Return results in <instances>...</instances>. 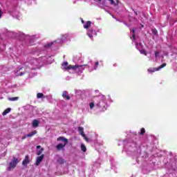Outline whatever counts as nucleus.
<instances>
[{"mask_svg": "<svg viewBox=\"0 0 177 177\" xmlns=\"http://www.w3.org/2000/svg\"><path fill=\"white\" fill-rule=\"evenodd\" d=\"M46 60V57H41L39 59H35L30 57L28 59V62H26L24 64V66H19L15 70V75L16 77H19V75L21 77L22 75H24L26 74L25 72H20L23 68L24 70H27V68H30L31 70H35V68H39L41 67L42 63Z\"/></svg>", "mask_w": 177, "mask_h": 177, "instance_id": "obj_1", "label": "nucleus"}, {"mask_svg": "<svg viewBox=\"0 0 177 177\" xmlns=\"http://www.w3.org/2000/svg\"><path fill=\"white\" fill-rule=\"evenodd\" d=\"M124 151L129 156H132L133 154L139 153L140 148L138 145V143L133 141V140H129L127 143L124 145Z\"/></svg>", "mask_w": 177, "mask_h": 177, "instance_id": "obj_2", "label": "nucleus"}, {"mask_svg": "<svg viewBox=\"0 0 177 177\" xmlns=\"http://www.w3.org/2000/svg\"><path fill=\"white\" fill-rule=\"evenodd\" d=\"M95 107H97L102 111H105L107 110V100H106V96L103 95H100L95 98Z\"/></svg>", "mask_w": 177, "mask_h": 177, "instance_id": "obj_3", "label": "nucleus"}, {"mask_svg": "<svg viewBox=\"0 0 177 177\" xmlns=\"http://www.w3.org/2000/svg\"><path fill=\"white\" fill-rule=\"evenodd\" d=\"M67 38H68V33L62 34L61 35L60 39H58L53 42L47 43L44 45V49H49V48H50L53 44H56V42L58 44H64V42H67Z\"/></svg>", "mask_w": 177, "mask_h": 177, "instance_id": "obj_4", "label": "nucleus"}, {"mask_svg": "<svg viewBox=\"0 0 177 177\" xmlns=\"http://www.w3.org/2000/svg\"><path fill=\"white\" fill-rule=\"evenodd\" d=\"M8 13L12 16V17H15V19H20V13L17 11V7L16 6H10L7 9Z\"/></svg>", "mask_w": 177, "mask_h": 177, "instance_id": "obj_5", "label": "nucleus"}, {"mask_svg": "<svg viewBox=\"0 0 177 177\" xmlns=\"http://www.w3.org/2000/svg\"><path fill=\"white\" fill-rule=\"evenodd\" d=\"M86 66H87L88 71H89V73H92V71H95V70H97V67H99V62L98 61L93 62L89 59V61L86 64Z\"/></svg>", "mask_w": 177, "mask_h": 177, "instance_id": "obj_6", "label": "nucleus"}, {"mask_svg": "<svg viewBox=\"0 0 177 177\" xmlns=\"http://www.w3.org/2000/svg\"><path fill=\"white\" fill-rule=\"evenodd\" d=\"M69 68H72V71H73V73H82V71H84V70H85V68H87V65L86 64H83V65H73V66H69Z\"/></svg>", "mask_w": 177, "mask_h": 177, "instance_id": "obj_7", "label": "nucleus"}, {"mask_svg": "<svg viewBox=\"0 0 177 177\" xmlns=\"http://www.w3.org/2000/svg\"><path fill=\"white\" fill-rule=\"evenodd\" d=\"M136 48L139 50L141 55H145V56H147V52L143 49V45L142 43H136Z\"/></svg>", "mask_w": 177, "mask_h": 177, "instance_id": "obj_8", "label": "nucleus"}, {"mask_svg": "<svg viewBox=\"0 0 177 177\" xmlns=\"http://www.w3.org/2000/svg\"><path fill=\"white\" fill-rule=\"evenodd\" d=\"M87 35L90 39L93 40V37H96L97 35V33L96 32V30H95L93 28H88L87 30Z\"/></svg>", "mask_w": 177, "mask_h": 177, "instance_id": "obj_9", "label": "nucleus"}, {"mask_svg": "<svg viewBox=\"0 0 177 177\" xmlns=\"http://www.w3.org/2000/svg\"><path fill=\"white\" fill-rule=\"evenodd\" d=\"M19 164V159L13 158L12 160L10 162V167L8 168V171H10L11 169L16 168V165Z\"/></svg>", "mask_w": 177, "mask_h": 177, "instance_id": "obj_10", "label": "nucleus"}, {"mask_svg": "<svg viewBox=\"0 0 177 177\" xmlns=\"http://www.w3.org/2000/svg\"><path fill=\"white\" fill-rule=\"evenodd\" d=\"M165 66H167V64L164 63L158 68H148V73H155V71H160V70H161V68H164Z\"/></svg>", "mask_w": 177, "mask_h": 177, "instance_id": "obj_11", "label": "nucleus"}, {"mask_svg": "<svg viewBox=\"0 0 177 177\" xmlns=\"http://www.w3.org/2000/svg\"><path fill=\"white\" fill-rule=\"evenodd\" d=\"M73 65H68V62H65L62 64V70H66L67 71H70V70H73L72 68L70 67H73Z\"/></svg>", "mask_w": 177, "mask_h": 177, "instance_id": "obj_12", "label": "nucleus"}, {"mask_svg": "<svg viewBox=\"0 0 177 177\" xmlns=\"http://www.w3.org/2000/svg\"><path fill=\"white\" fill-rule=\"evenodd\" d=\"M6 46L3 39L0 38V50L3 51L6 49Z\"/></svg>", "mask_w": 177, "mask_h": 177, "instance_id": "obj_13", "label": "nucleus"}, {"mask_svg": "<svg viewBox=\"0 0 177 177\" xmlns=\"http://www.w3.org/2000/svg\"><path fill=\"white\" fill-rule=\"evenodd\" d=\"M78 131H79L80 135H82V136L83 138H84L85 140H86V142H88V138L85 136V134L84 133V128L79 127Z\"/></svg>", "mask_w": 177, "mask_h": 177, "instance_id": "obj_14", "label": "nucleus"}, {"mask_svg": "<svg viewBox=\"0 0 177 177\" xmlns=\"http://www.w3.org/2000/svg\"><path fill=\"white\" fill-rule=\"evenodd\" d=\"M44 155H41L40 156H38L36 159V165H39V164H41V162H42V160H44Z\"/></svg>", "mask_w": 177, "mask_h": 177, "instance_id": "obj_15", "label": "nucleus"}, {"mask_svg": "<svg viewBox=\"0 0 177 177\" xmlns=\"http://www.w3.org/2000/svg\"><path fill=\"white\" fill-rule=\"evenodd\" d=\"M37 134V131H32L31 133L27 134L26 136H24L22 139H26V138H31L34 136V135Z\"/></svg>", "mask_w": 177, "mask_h": 177, "instance_id": "obj_16", "label": "nucleus"}, {"mask_svg": "<svg viewBox=\"0 0 177 177\" xmlns=\"http://www.w3.org/2000/svg\"><path fill=\"white\" fill-rule=\"evenodd\" d=\"M92 24V22L91 21H86L85 24L83 25L84 28H86V30H88L89 27H91Z\"/></svg>", "mask_w": 177, "mask_h": 177, "instance_id": "obj_17", "label": "nucleus"}, {"mask_svg": "<svg viewBox=\"0 0 177 177\" xmlns=\"http://www.w3.org/2000/svg\"><path fill=\"white\" fill-rule=\"evenodd\" d=\"M28 162H30V157L27 155V156H26L24 160H23L22 165H27V164H28Z\"/></svg>", "mask_w": 177, "mask_h": 177, "instance_id": "obj_18", "label": "nucleus"}, {"mask_svg": "<svg viewBox=\"0 0 177 177\" xmlns=\"http://www.w3.org/2000/svg\"><path fill=\"white\" fill-rule=\"evenodd\" d=\"M62 97H64V99H66V100H70V96L68 95V93L66 91L63 92Z\"/></svg>", "mask_w": 177, "mask_h": 177, "instance_id": "obj_19", "label": "nucleus"}, {"mask_svg": "<svg viewBox=\"0 0 177 177\" xmlns=\"http://www.w3.org/2000/svg\"><path fill=\"white\" fill-rule=\"evenodd\" d=\"M58 141L62 140V142H64V143L65 145H67V143H68V140H67V138H64V137H59L57 138Z\"/></svg>", "mask_w": 177, "mask_h": 177, "instance_id": "obj_20", "label": "nucleus"}, {"mask_svg": "<svg viewBox=\"0 0 177 177\" xmlns=\"http://www.w3.org/2000/svg\"><path fill=\"white\" fill-rule=\"evenodd\" d=\"M66 145H67V144H65V143H64V144H58L57 145V150H63V149H64V147H66Z\"/></svg>", "mask_w": 177, "mask_h": 177, "instance_id": "obj_21", "label": "nucleus"}, {"mask_svg": "<svg viewBox=\"0 0 177 177\" xmlns=\"http://www.w3.org/2000/svg\"><path fill=\"white\" fill-rule=\"evenodd\" d=\"M39 38V35H34L32 36H29V39L30 41H34L35 39H38Z\"/></svg>", "mask_w": 177, "mask_h": 177, "instance_id": "obj_22", "label": "nucleus"}, {"mask_svg": "<svg viewBox=\"0 0 177 177\" xmlns=\"http://www.w3.org/2000/svg\"><path fill=\"white\" fill-rule=\"evenodd\" d=\"M38 125H39V122L37 120H34L32 122V127L34 128H37V127H38Z\"/></svg>", "mask_w": 177, "mask_h": 177, "instance_id": "obj_23", "label": "nucleus"}, {"mask_svg": "<svg viewBox=\"0 0 177 177\" xmlns=\"http://www.w3.org/2000/svg\"><path fill=\"white\" fill-rule=\"evenodd\" d=\"M95 106H96V103H95V102H91L89 103L90 110H93V109H94Z\"/></svg>", "mask_w": 177, "mask_h": 177, "instance_id": "obj_24", "label": "nucleus"}, {"mask_svg": "<svg viewBox=\"0 0 177 177\" xmlns=\"http://www.w3.org/2000/svg\"><path fill=\"white\" fill-rule=\"evenodd\" d=\"M10 108H8L3 112V115H6V114H8V113H10Z\"/></svg>", "mask_w": 177, "mask_h": 177, "instance_id": "obj_25", "label": "nucleus"}, {"mask_svg": "<svg viewBox=\"0 0 177 177\" xmlns=\"http://www.w3.org/2000/svg\"><path fill=\"white\" fill-rule=\"evenodd\" d=\"M81 150H82V151H84V153H85V151H86V147L85 146V145H84V144L81 145Z\"/></svg>", "mask_w": 177, "mask_h": 177, "instance_id": "obj_26", "label": "nucleus"}, {"mask_svg": "<svg viewBox=\"0 0 177 177\" xmlns=\"http://www.w3.org/2000/svg\"><path fill=\"white\" fill-rule=\"evenodd\" d=\"M37 99H41L42 97H45V95H44L43 93H39L37 95Z\"/></svg>", "mask_w": 177, "mask_h": 177, "instance_id": "obj_27", "label": "nucleus"}, {"mask_svg": "<svg viewBox=\"0 0 177 177\" xmlns=\"http://www.w3.org/2000/svg\"><path fill=\"white\" fill-rule=\"evenodd\" d=\"M8 100L10 102H16V100H19V97H10Z\"/></svg>", "mask_w": 177, "mask_h": 177, "instance_id": "obj_28", "label": "nucleus"}, {"mask_svg": "<svg viewBox=\"0 0 177 177\" xmlns=\"http://www.w3.org/2000/svg\"><path fill=\"white\" fill-rule=\"evenodd\" d=\"M131 32H133V35H132V37H133V39H132V41H135V39H136V36H135V30L134 29H132L131 30Z\"/></svg>", "mask_w": 177, "mask_h": 177, "instance_id": "obj_29", "label": "nucleus"}, {"mask_svg": "<svg viewBox=\"0 0 177 177\" xmlns=\"http://www.w3.org/2000/svg\"><path fill=\"white\" fill-rule=\"evenodd\" d=\"M75 92L76 95H81V93H82L81 90H75Z\"/></svg>", "mask_w": 177, "mask_h": 177, "instance_id": "obj_30", "label": "nucleus"}, {"mask_svg": "<svg viewBox=\"0 0 177 177\" xmlns=\"http://www.w3.org/2000/svg\"><path fill=\"white\" fill-rule=\"evenodd\" d=\"M145 132V128H142L140 133V135H143Z\"/></svg>", "mask_w": 177, "mask_h": 177, "instance_id": "obj_31", "label": "nucleus"}, {"mask_svg": "<svg viewBox=\"0 0 177 177\" xmlns=\"http://www.w3.org/2000/svg\"><path fill=\"white\" fill-rule=\"evenodd\" d=\"M43 150H44V149H41V150L37 151V156H41Z\"/></svg>", "mask_w": 177, "mask_h": 177, "instance_id": "obj_32", "label": "nucleus"}, {"mask_svg": "<svg viewBox=\"0 0 177 177\" xmlns=\"http://www.w3.org/2000/svg\"><path fill=\"white\" fill-rule=\"evenodd\" d=\"M152 32L154 34V35H157V30L156 29H152Z\"/></svg>", "mask_w": 177, "mask_h": 177, "instance_id": "obj_33", "label": "nucleus"}, {"mask_svg": "<svg viewBox=\"0 0 177 177\" xmlns=\"http://www.w3.org/2000/svg\"><path fill=\"white\" fill-rule=\"evenodd\" d=\"M111 3V5H115V2L114 1V0H109Z\"/></svg>", "mask_w": 177, "mask_h": 177, "instance_id": "obj_34", "label": "nucleus"}, {"mask_svg": "<svg viewBox=\"0 0 177 177\" xmlns=\"http://www.w3.org/2000/svg\"><path fill=\"white\" fill-rule=\"evenodd\" d=\"M94 167H100V163L95 162V163L94 164Z\"/></svg>", "mask_w": 177, "mask_h": 177, "instance_id": "obj_35", "label": "nucleus"}, {"mask_svg": "<svg viewBox=\"0 0 177 177\" xmlns=\"http://www.w3.org/2000/svg\"><path fill=\"white\" fill-rule=\"evenodd\" d=\"M58 162H60V164H62L63 162V159L62 158H59L58 160Z\"/></svg>", "mask_w": 177, "mask_h": 177, "instance_id": "obj_36", "label": "nucleus"}, {"mask_svg": "<svg viewBox=\"0 0 177 177\" xmlns=\"http://www.w3.org/2000/svg\"><path fill=\"white\" fill-rule=\"evenodd\" d=\"M158 55H159L158 52H155L156 57H158Z\"/></svg>", "mask_w": 177, "mask_h": 177, "instance_id": "obj_37", "label": "nucleus"}, {"mask_svg": "<svg viewBox=\"0 0 177 177\" xmlns=\"http://www.w3.org/2000/svg\"><path fill=\"white\" fill-rule=\"evenodd\" d=\"M81 21H82L83 25L85 24V23H86L85 21H84V19H81Z\"/></svg>", "mask_w": 177, "mask_h": 177, "instance_id": "obj_38", "label": "nucleus"}, {"mask_svg": "<svg viewBox=\"0 0 177 177\" xmlns=\"http://www.w3.org/2000/svg\"><path fill=\"white\" fill-rule=\"evenodd\" d=\"M1 17H2V10H1V9H0V19H1Z\"/></svg>", "mask_w": 177, "mask_h": 177, "instance_id": "obj_39", "label": "nucleus"}, {"mask_svg": "<svg viewBox=\"0 0 177 177\" xmlns=\"http://www.w3.org/2000/svg\"><path fill=\"white\" fill-rule=\"evenodd\" d=\"M95 1V2H98V3H100L102 1V0H94Z\"/></svg>", "mask_w": 177, "mask_h": 177, "instance_id": "obj_40", "label": "nucleus"}, {"mask_svg": "<svg viewBox=\"0 0 177 177\" xmlns=\"http://www.w3.org/2000/svg\"><path fill=\"white\" fill-rule=\"evenodd\" d=\"M47 99H49V97H52V96H46Z\"/></svg>", "mask_w": 177, "mask_h": 177, "instance_id": "obj_41", "label": "nucleus"}, {"mask_svg": "<svg viewBox=\"0 0 177 177\" xmlns=\"http://www.w3.org/2000/svg\"><path fill=\"white\" fill-rule=\"evenodd\" d=\"M37 149H41V146H37Z\"/></svg>", "mask_w": 177, "mask_h": 177, "instance_id": "obj_42", "label": "nucleus"}, {"mask_svg": "<svg viewBox=\"0 0 177 177\" xmlns=\"http://www.w3.org/2000/svg\"><path fill=\"white\" fill-rule=\"evenodd\" d=\"M148 53H151V51L148 52Z\"/></svg>", "mask_w": 177, "mask_h": 177, "instance_id": "obj_43", "label": "nucleus"}, {"mask_svg": "<svg viewBox=\"0 0 177 177\" xmlns=\"http://www.w3.org/2000/svg\"><path fill=\"white\" fill-rule=\"evenodd\" d=\"M97 31L99 32V31H100V30L98 29Z\"/></svg>", "mask_w": 177, "mask_h": 177, "instance_id": "obj_44", "label": "nucleus"}, {"mask_svg": "<svg viewBox=\"0 0 177 177\" xmlns=\"http://www.w3.org/2000/svg\"><path fill=\"white\" fill-rule=\"evenodd\" d=\"M113 66H115V64H114Z\"/></svg>", "mask_w": 177, "mask_h": 177, "instance_id": "obj_45", "label": "nucleus"}]
</instances>
